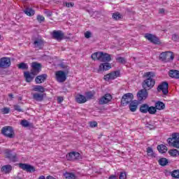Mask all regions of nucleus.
Instances as JSON below:
<instances>
[{
  "label": "nucleus",
  "instance_id": "a18cd8bd",
  "mask_svg": "<svg viewBox=\"0 0 179 179\" xmlns=\"http://www.w3.org/2000/svg\"><path fill=\"white\" fill-rule=\"evenodd\" d=\"M13 108L15 111H17L18 113H23V109L19 105H14Z\"/></svg>",
  "mask_w": 179,
  "mask_h": 179
},
{
  "label": "nucleus",
  "instance_id": "dca6fc26",
  "mask_svg": "<svg viewBox=\"0 0 179 179\" xmlns=\"http://www.w3.org/2000/svg\"><path fill=\"white\" fill-rule=\"evenodd\" d=\"M148 90L143 88L141 90L137 93V98L138 101H142V100H145L148 98Z\"/></svg>",
  "mask_w": 179,
  "mask_h": 179
},
{
  "label": "nucleus",
  "instance_id": "7ed1b4c3",
  "mask_svg": "<svg viewBox=\"0 0 179 179\" xmlns=\"http://www.w3.org/2000/svg\"><path fill=\"white\" fill-rule=\"evenodd\" d=\"M171 136L166 140L167 143L172 148L179 149V134L173 133Z\"/></svg>",
  "mask_w": 179,
  "mask_h": 179
},
{
  "label": "nucleus",
  "instance_id": "6e6d98bb",
  "mask_svg": "<svg viewBox=\"0 0 179 179\" xmlns=\"http://www.w3.org/2000/svg\"><path fill=\"white\" fill-rule=\"evenodd\" d=\"M108 179H118V178H117V176L112 175V176H109Z\"/></svg>",
  "mask_w": 179,
  "mask_h": 179
},
{
  "label": "nucleus",
  "instance_id": "58836bf2",
  "mask_svg": "<svg viewBox=\"0 0 179 179\" xmlns=\"http://www.w3.org/2000/svg\"><path fill=\"white\" fill-rule=\"evenodd\" d=\"M173 178H179V169H175L171 173Z\"/></svg>",
  "mask_w": 179,
  "mask_h": 179
},
{
  "label": "nucleus",
  "instance_id": "13d9d810",
  "mask_svg": "<svg viewBox=\"0 0 179 179\" xmlns=\"http://www.w3.org/2000/svg\"><path fill=\"white\" fill-rule=\"evenodd\" d=\"M8 97L12 100V99H13V94H8Z\"/></svg>",
  "mask_w": 179,
  "mask_h": 179
},
{
  "label": "nucleus",
  "instance_id": "6ab92c4d",
  "mask_svg": "<svg viewBox=\"0 0 179 179\" xmlns=\"http://www.w3.org/2000/svg\"><path fill=\"white\" fill-rule=\"evenodd\" d=\"M34 47L37 50H43L44 48V39L37 38L34 41Z\"/></svg>",
  "mask_w": 179,
  "mask_h": 179
},
{
  "label": "nucleus",
  "instance_id": "49530a36",
  "mask_svg": "<svg viewBox=\"0 0 179 179\" xmlns=\"http://www.w3.org/2000/svg\"><path fill=\"white\" fill-rule=\"evenodd\" d=\"M113 18L115 20H120V19H121V15L120 14V13H113Z\"/></svg>",
  "mask_w": 179,
  "mask_h": 179
},
{
  "label": "nucleus",
  "instance_id": "0eeeda50",
  "mask_svg": "<svg viewBox=\"0 0 179 179\" xmlns=\"http://www.w3.org/2000/svg\"><path fill=\"white\" fill-rule=\"evenodd\" d=\"M134 100V94L132 93H127L123 95L121 101V103L122 106H127V104H130L132 103Z\"/></svg>",
  "mask_w": 179,
  "mask_h": 179
},
{
  "label": "nucleus",
  "instance_id": "c9c22d12",
  "mask_svg": "<svg viewBox=\"0 0 179 179\" xmlns=\"http://www.w3.org/2000/svg\"><path fill=\"white\" fill-rule=\"evenodd\" d=\"M169 154L170 156H171L172 157H177V155L179 156V152H178V150H176V149L169 150Z\"/></svg>",
  "mask_w": 179,
  "mask_h": 179
},
{
  "label": "nucleus",
  "instance_id": "f704fd0d",
  "mask_svg": "<svg viewBox=\"0 0 179 179\" xmlns=\"http://www.w3.org/2000/svg\"><path fill=\"white\" fill-rule=\"evenodd\" d=\"M24 76L25 78L26 82L30 83L33 80V77H31V75H30V73H29V71H25L24 73Z\"/></svg>",
  "mask_w": 179,
  "mask_h": 179
},
{
  "label": "nucleus",
  "instance_id": "c03bdc74",
  "mask_svg": "<svg viewBox=\"0 0 179 179\" xmlns=\"http://www.w3.org/2000/svg\"><path fill=\"white\" fill-rule=\"evenodd\" d=\"M87 99H89L90 100L93 99L94 97V92L90 91L88 92H86Z\"/></svg>",
  "mask_w": 179,
  "mask_h": 179
},
{
  "label": "nucleus",
  "instance_id": "72a5a7b5",
  "mask_svg": "<svg viewBox=\"0 0 179 179\" xmlns=\"http://www.w3.org/2000/svg\"><path fill=\"white\" fill-rule=\"evenodd\" d=\"M147 155L148 157H156V155L153 152V148L151 147L147 148Z\"/></svg>",
  "mask_w": 179,
  "mask_h": 179
},
{
  "label": "nucleus",
  "instance_id": "bb28decb",
  "mask_svg": "<svg viewBox=\"0 0 179 179\" xmlns=\"http://www.w3.org/2000/svg\"><path fill=\"white\" fill-rule=\"evenodd\" d=\"M24 13H25L27 16H34L36 10L31 8H27L24 10Z\"/></svg>",
  "mask_w": 179,
  "mask_h": 179
},
{
  "label": "nucleus",
  "instance_id": "8fccbe9b",
  "mask_svg": "<svg viewBox=\"0 0 179 179\" xmlns=\"http://www.w3.org/2000/svg\"><path fill=\"white\" fill-rule=\"evenodd\" d=\"M64 5L66 8H73V6H75V3L73 2H66L64 3Z\"/></svg>",
  "mask_w": 179,
  "mask_h": 179
},
{
  "label": "nucleus",
  "instance_id": "a211bd4d",
  "mask_svg": "<svg viewBox=\"0 0 179 179\" xmlns=\"http://www.w3.org/2000/svg\"><path fill=\"white\" fill-rule=\"evenodd\" d=\"M105 63H101L98 69V72H103L104 71H110L111 69V64L108 62H103Z\"/></svg>",
  "mask_w": 179,
  "mask_h": 179
},
{
  "label": "nucleus",
  "instance_id": "f3484780",
  "mask_svg": "<svg viewBox=\"0 0 179 179\" xmlns=\"http://www.w3.org/2000/svg\"><path fill=\"white\" fill-rule=\"evenodd\" d=\"M32 70L31 73L32 75H37L41 71V64L37 63L36 62H33L31 64Z\"/></svg>",
  "mask_w": 179,
  "mask_h": 179
},
{
  "label": "nucleus",
  "instance_id": "f257e3e1",
  "mask_svg": "<svg viewBox=\"0 0 179 179\" xmlns=\"http://www.w3.org/2000/svg\"><path fill=\"white\" fill-rule=\"evenodd\" d=\"M144 76L146 79L142 83V87L143 89L147 90L153 89V87H155V85H156V80L153 78L156 76V74L152 71H148L144 73Z\"/></svg>",
  "mask_w": 179,
  "mask_h": 179
},
{
  "label": "nucleus",
  "instance_id": "864d4df0",
  "mask_svg": "<svg viewBox=\"0 0 179 179\" xmlns=\"http://www.w3.org/2000/svg\"><path fill=\"white\" fill-rule=\"evenodd\" d=\"M172 40H173V41H177V40H178V35H177V34H173V35L172 36Z\"/></svg>",
  "mask_w": 179,
  "mask_h": 179
},
{
  "label": "nucleus",
  "instance_id": "393cba45",
  "mask_svg": "<svg viewBox=\"0 0 179 179\" xmlns=\"http://www.w3.org/2000/svg\"><path fill=\"white\" fill-rule=\"evenodd\" d=\"M1 173H4V174H9L12 171V166L11 165H4L1 169Z\"/></svg>",
  "mask_w": 179,
  "mask_h": 179
},
{
  "label": "nucleus",
  "instance_id": "6e6552de",
  "mask_svg": "<svg viewBox=\"0 0 179 179\" xmlns=\"http://www.w3.org/2000/svg\"><path fill=\"white\" fill-rule=\"evenodd\" d=\"M55 78L59 83H64L66 80V73L64 71H57L55 73Z\"/></svg>",
  "mask_w": 179,
  "mask_h": 179
},
{
  "label": "nucleus",
  "instance_id": "4be33fe9",
  "mask_svg": "<svg viewBox=\"0 0 179 179\" xmlns=\"http://www.w3.org/2000/svg\"><path fill=\"white\" fill-rule=\"evenodd\" d=\"M32 99L35 100V101H43V100H44V94L34 93L32 94Z\"/></svg>",
  "mask_w": 179,
  "mask_h": 179
},
{
  "label": "nucleus",
  "instance_id": "680f3d73",
  "mask_svg": "<svg viewBox=\"0 0 179 179\" xmlns=\"http://www.w3.org/2000/svg\"><path fill=\"white\" fill-rule=\"evenodd\" d=\"M15 179H22V178H20V176H17L15 178Z\"/></svg>",
  "mask_w": 179,
  "mask_h": 179
},
{
  "label": "nucleus",
  "instance_id": "9d476101",
  "mask_svg": "<svg viewBox=\"0 0 179 179\" xmlns=\"http://www.w3.org/2000/svg\"><path fill=\"white\" fill-rule=\"evenodd\" d=\"M4 153L6 158L8 159L10 162H13V163H16V162H17V154L15 152L12 153V150H6Z\"/></svg>",
  "mask_w": 179,
  "mask_h": 179
},
{
  "label": "nucleus",
  "instance_id": "5fc2aeb1",
  "mask_svg": "<svg viewBox=\"0 0 179 179\" xmlns=\"http://www.w3.org/2000/svg\"><path fill=\"white\" fill-rule=\"evenodd\" d=\"M62 101H64V97H62V96H58V97H57V102H58V103H62Z\"/></svg>",
  "mask_w": 179,
  "mask_h": 179
},
{
  "label": "nucleus",
  "instance_id": "1a4fd4ad",
  "mask_svg": "<svg viewBox=\"0 0 179 179\" xmlns=\"http://www.w3.org/2000/svg\"><path fill=\"white\" fill-rule=\"evenodd\" d=\"M52 37L54 40H57V41H62L65 38V34L61 30H54L52 32Z\"/></svg>",
  "mask_w": 179,
  "mask_h": 179
},
{
  "label": "nucleus",
  "instance_id": "b1692460",
  "mask_svg": "<svg viewBox=\"0 0 179 179\" xmlns=\"http://www.w3.org/2000/svg\"><path fill=\"white\" fill-rule=\"evenodd\" d=\"M170 78L173 79H179V71L178 70H170L169 72Z\"/></svg>",
  "mask_w": 179,
  "mask_h": 179
},
{
  "label": "nucleus",
  "instance_id": "20e7f679",
  "mask_svg": "<svg viewBox=\"0 0 179 179\" xmlns=\"http://www.w3.org/2000/svg\"><path fill=\"white\" fill-rule=\"evenodd\" d=\"M1 134L6 138H9L10 139H13L15 138V130L13 127L10 126H5L1 129Z\"/></svg>",
  "mask_w": 179,
  "mask_h": 179
},
{
  "label": "nucleus",
  "instance_id": "c756f323",
  "mask_svg": "<svg viewBox=\"0 0 179 179\" xmlns=\"http://www.w3.org/2000/svg\"><path fill=\"white\" fill-rule=\"evenodd\" d=\"M149 110V105L148 103H143L140 106V112L143 114H147Z\"/></svg>",
  "mask_w": 179,
  "mask_h": 179
},
{
  "label": "nucleus",
  "instance_id": "473e14b6",
  "mask_svg": "<svg viewBox=\"0 0 179 179\" xmlns=\"http://www.w3.org/2000/svg\"><path fill=\"white\" fill-rule=\"evenodd\" d=\"M64 176L66 179H76V175L73 173L66 172Z\"/></svg>",
  "mask_w": 179,
  "mask_h": 179
},
{
  "label": "nucleus",
  "instance_id": "f8f14e48",
  "mask_svg": "<svg viewBox=\"0 0 179 179\" xmlns=\"http://www.w3.org/2000/svg\"><path fill=\"white\" fill-rule=\"evenodd\" d=\"M12 62H10V58L9 57H1L0 59V68L3 69H6L10 66Z\"/></svg>",
  "mask_w": 179,
  "mask_h": 179
},
{
  "label": "nucleus",
  "instance_id": "2f4dec72",
  "mask_svg": "<svg viewBox=\"0 0 179 179\" xmlns=\"http://www.w3.org/2000/svg\"><path fill=\"white\" fill-rule=\"evenodd\" d=\"M158 163L159 166H162V167H164V166H167V164H169V159L162 157L158 160Z\"/></svg>",
  "mask_w": 179,
  "mask_h": 179
},
{
  "label": "nucleus",
  "instance_id": "c85d7f7f",
  "mask_svg": "<svg viewBox=\"0 0 179 179\" xmlns=\"http://www.w3.org/2000/svg\"><path fill=\"white\" fill-rule=\"evenodd\" d=\"M155 108L156 110H159V111L162 110H164V108H166V105L164 104V103L158 101L155 103Z\"/></svg>",
  "mask_w": 179,
  "mask_h": 179
},
{
  "label": "nucleus",
  "instance_id": "79ce46f5",
  "mask_svg": "<svg viewBox=\"0 0 179 179\" xmlns=\"http://www.w3.org/2000/svg\"><path fill=\"white\" fill-rule=\"evenodd\" d=\"M1 113L3 114H9L10 113V108L4 107L1 109Z\"/></svg>",
  "mask_w": 179,
  "mask_h": 179
},
{
  "label": "nucleus",
  "instance_id": "a878e982",
  "mask_svg": "<svg viewBox=\"0 0 179 179\" xmlns=\"http://www.w3.org/2000/svg\"><path fill=\"white\" fill-rule=\"evenodd\" d=\"M32 92H38L39 93H44L45 88L41 85H33Z\"/></svg>",
  "mask_w": 179,
  "mask_h": 179
},
{
  "label": "nucleus",
  "instance_id": "a19ab883",
  "mask_svg": "<svg viewBox=\"0 0 179 179\" xmlns=\"http://www.w3.org/2000/svg\"><path fill=\"white\" fill-rule=\"evenodd\" d=\"M20 125L24 128H27V127H30V123L26 120H21Z\"/></svg>",
  "mask_w": 179,
  "mask_h": 179
},
{
  "label": "nucleus",
  "instance_id": "5701e85b",
  "mask_svg": "<svg viewBox=\"0 0 179 179\" xmlns=\"http://www.w3.org/2000/svg\"><path fill=\"white\" fill-rule=\"evenodd\" d=\"M138 104L139 103H138V101H131L129 105L130 111H131V113H135V111H136V110H138Z\"/></svg>",
  "mask_w": 179,
  "mask_h": 179
},
{
  "label": "nucleus",
  "instance_id": "e433bc0d",
  "mask_svg": "<svg viewBox=\"0 0 179 179\" xmlns=\"http://www.w3.org/2000/svg\"><path fill=\"white\" fill-rule=\"evenodd\" d=\"M148 113L149 114H151L152 115L156 114V113H157V110L156 109V106H148Z\"/></svg>",
  "mask_w": 179,
  "mask_h": 179
},
{
  "label": "nucleus",
  "instance_id": "423d86ee",
  "mask_svg": "<svg viewBox=\"0 0 179 179\" xmlns=\"http://www.w3.org/2000/svg\"><path fill=\"white\" fill-rule=\"evenodd\" d=\"M157 90V92H162V94L167 96L169 94V83L166 81L161 83L158 85Z\"/></svg>",
  "mask_w": 179,
  "mask_h": 179
},
{
  "label": "nucleus",
  "instance_id": "603ef678",
  "mask_svg": "<svg viewBox=\"0 0 179 179\" xmlns=\"http://www.w3.org/2000/svg\"><path fill=\"white\" fill-rule=\"evenodd\" d=\"M90 127L91 128H96V127H97V122H96V121L90 122Z\"/></svg>",
  "mask_w": 179,
  "mask_h": 179
},
{
  "label": "nucleus",
  "instance_id": "aec40b11",
  "mask_svg": "<svg viewBox=\"0 0 179 179\" xmlns=\"http://www.w3.org/2000/svg\"><path fill=\"white\" fill-rule=\"evenodd\" d=\"M48 76L47 74H41L36 77L35 82L36 85H40L41 83H44L47 80Z\"/></svg>",
  "mask_w": 179,
  "mask_h": 179
},
{
  "label": "nucleus",
  "instance_id": "7c9ffc66",
  "mask_svg": "<svg viewBox=\"0 0 179 179\" xmlns=\"http://www.w3.org/2000/svg\"><path fill=\"white\" fill-rule=\"evenodd\" d=\"M157 149L159 152V153H162V154L166 153L168 150L167 146L163 144L157 145Z\"/></svg>",
  "mask_w": 179,
  "mask_h": 179
},
{
  "label": "nucleus",
  "instance_id": "4d7b16f0",
  "mask_svg": "<svg viewBox=\"0 0 179 179\" xmlns=\"http://www.w3.org/2000/svg\"><path fill=\"white\" fill-rule=\"evenodd\" d=\"M164 13V8H160L159 9V13Z\"/></svg>",
  "mask_w": 179,
  "mask_h": 179
},
{
  "label": "nucleus",
  "instance_id": "4c0bfd02",
  "mask_svg": "<svg viewBox=\"0 0 179 179\" xmlns=\"http://www.w3.org/2000/svg\"><path fill=\"white\" fill-rule=\"evenodd\" d=\"M19 69L26 70L29 69V66L24 62H21L17 65Z\"/></svg>",
  "mask_w": 179,
  "mask_h": 179
},
{
  "label": "nucleus",
  "instance_id": "37998d69",
  "mask_svg": "<svg viewBox=\"0 0 179 179\" xmlns=\"http://www.w3.org/2000/svg\"><path fill=\"white\" fill-rule=\"evenodd\" d=\"M159 59L160 61H162V62H166V52H162L159 56Z\"/></svg>",
  "mask_w": 179,
  "mask_h": 179
},
{
  "label": "nucleus",
  "instance_id": "ea45409f",
  "mask_svg": "<svg viewBox=\"0 0 179 179\" xmlns=\"http://www.w3.org/2000/svg\"><path fill=\"white\" fill-rule=\"evenodd\" d=\"M116 61L119 64H122V65H124V64L127 62V59L122 57H119L116 58Z\"/></svg>",
  "mask_w": 179,
  "mask_h": 179
},
{
  "label": "nucleus",
  "instance_id": "cd10ccee",
  "mask_svg": "<svg viewBox=\"0 0 179 179\" xmlns=\"http://www.w3.org/2000/svg\"><path fill=\"white\" fill-rule=\"evenodd\" d=\"M174 59V54L173 52L167 51L166 52V62H170Z\"/></svg>",
  "mask_w": 179,
  "mask_h": 179
},
{
  "label": "nucleus",
  "instance_id": "9b49d317",
  "mask_svg": "<svg viewBox=\"0 0 179 179\" xmlns=\"http://www.w3.org/2000/svg\"><path fill=\"white\" fill-rule=\"evenodd\" d=\"M111 100H113V96L110 94H106L99 99V104L104 106V104H108Z\"/></svg>",
  "mask_w": 179,
  "mask_h": 179
},
{
  "label": "nucleus",
  "instance_id": "0e129e2a",
  "mask_svg": "<svg viewBox=\"0 0 179 179\" xmlns=\"http://www.w3.org/2000/svg\"><path fill=\"white\" fill-rule=\"evenodd\" d=\"M0 3H1V0H0Z\"/></svg>",
  "mask_w": 179,
  "mask_h": 179
},
{
  "label": "nucleus",
  "instance_id": "bf43d9fd",
  "mask_svg": "<svg viewBox=\"0 0 179 179\" xmlns=\"http://www.w3.org/2000/svg\"><path fill=\"white\" fill-rule=\"evenodd\" d=\"M46 178H47V179H55V178H54V177H52V176H47Z\"/></svg>",
  "mask_w": 179,
  "mask_h": 179
},
{
  "label": "nucleus",
  "instance_id": "4468645a",
  "mask_svg": "<svg viewBox=\"0 0 179 179\" xmlns=\"http://www.w3.org/2000/svg\"><path fill=\"white\" fill-rule=\"evenodd\" d=\"M66 159L69 162H75V160H79L80 159V154L77 152H71L66 155Z\"/></svg>",
  "mask_w": 179,
  "mask_h": 179
},
{
  "label": "nucleus",
  "instance_id": "2eb2a0df",
  "mask_svg": "<svg viewBox=\"0 0 179 179\" xmlns=\"http://www.w3.org/2000/svg\"><path fill=\"white\" fill-rule=\"evenodd\" d=\"M145 38L150 43H152V44H160L159 38L152 34H145Z\"/></svg>",
  "mask_w": 179,
  "mask_h": 179
},
{
  "label": "nucleus",
  "instance_id": "09e8293b",
  "mask_svg": "<svg viewBox=\"0 0 179 179\" xmlns=\"http://www.w3.org/2000/svg\"><path fill=\"white\" fill-rule=\"evenodd\" d=\"M119 179H127V172L125 171L120 172V174L119 176Z\"/></svg>",
  "mask_w": 179,
  "mask_h": 179
},
{
  "label": "nucleus",
  "instance_id": "e2e57ef3",
  "mask_svg": "<svg viewBox=\"0 0 179 179\" xmlns=\"http://www.w3.org/2000/svg\"><path fill=\"white\" fill-rule=\"evenodd\" d=\"M1 38H2V36L0 35V40H1Z\"/></svg>",
  "mask_w": 179,
  "mask_h": 179
},
{
  "label": "nucleus",
  "instance_id": "3c124183",
  "mask_svg": "<svg viewBox=\"0 0 179 179\" xmlns=\"http://www.w3.org/2000/svg\"><path fill=\"white\" fill-rule=\"evenodd\" d=\"M85 38H90L92 37V32L89 31H87L85 33Z\"/></svg>",
  "mask_w": 179,
  "mask_h": 179
},
{
  "label": "nucleus",
  "instance_id": "de8ad7c7",
  "mask_svg": "<svg viewBox=\"0 0 179 179\" xmlns=\"http://www.w3.org/2000/svg\"><path fill=\"white\" fill-rule=\"evenodd\" d=\"M36 19L39 23H43V22L45 20V18L44 17V16L40 15H37Z\"/></svg>",
  "mask_w": 179,
  "mask_h": 179
},
{
  "label": "nucleus",
  "instance_id": "412c9836",
  "mask_svg": "<svg viewBox=\"0 0 179 179\" xmlns=\"http://www.w3.org/2000/svg\"><path fill=\"white\" fill-rule=\"evenodd\" d=\"M76 101L78 103V104H84V103L87 101V98L85 95L78 94L76 96Z\"/></svg>",
  "mask_w": 179,
  "mask_h": 179
},
{
  "label": "nucleus",
  "instance_id": "39448f33",
  "mask_svg": "<svg viewBox=\"0 0 179 179\" xmlns=\"http://www.w3.org/2000/svg\"><path fill=\"white\" fill-rule=\"evenodd\" d=\"M121 75V71L120 70L112 71L103 76V79L106 82H108V80H114V79H117Z\"/></svg>",
  "mask_w": 179,
  "mask_h": 179
},
{
  "label": "nucleus",
  "instance_id": "052dcab7",
  "mask_svg": "<svg viewBox=\"0 0 179 179\" xmlns=\"http://www.w3.org/2000/svg\"><path fill=\"white\" fill-rule=\"evenodd\" d=\"M38 179H45V176H41L38 178Z\"/></svg>",
  "mask_w": 179,
  "mask_h": 179
},
{
  "label": "nucleus",
  "instance_id": "f03ea898",
  "mask_svg": "<svg viewBox=\"0 0 179 179\" xmlns=\"http://www.w3.org/2000/svg\"><path fill=\"white\" fill-rule=\"evenodd\" d=\"M93 61H101V62H110L111 61V55L108 53H104L103 52H94L91 55Z\"/></svg>",
  "mask_w": 179,
  "mask_h": 179
},
{
  "label": "nucleus",
  "instance_id": "ddd939ff",
  "mask_svg": "<svg viewBox=\"0 0 179 179\" xmlns=\"http://www.w3.org/2000/svg\"><path fill=\"white\" fill-rule=\"evenodd\" d=\"M18 166L20 169H22V170H24V171H27V173H34V171H36V168L29 164L20 163Z\"/></svg>",
  "mask_w": 179,
  "mask_h": 179
}]
</instances>
